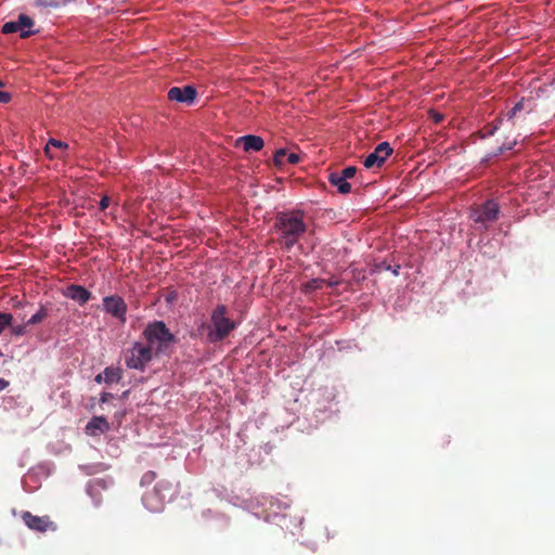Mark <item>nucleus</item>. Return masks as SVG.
Masks as SVG:
<instances>
[{
    "label": "nucleus",
    "mask_w": 555,
    "mask_h": 555,
    "mask_svg": "<svg viewBox=\"0 0 555 555\" xmlns=\"http://www.w3.org/2000/svg\"><path fill=\"white\" fill-rule=\"evenodd\" d=\"M274 227L280 233V243L287 249H291L307 231L304 212L300 210L279 212Z\"/></svg>",
    "instance_id": "f257e3e1"
},
{
    "label": "nucleus",
    "mask_w": 555,
    "mask_h": 555,
    "mask_svg": "<svg viewBox=\"0 0 555 555\" xmlns=\"http://www.w3.org/2000/svg\"><path fill=\"white\" fill-rule=\"evenodd\" d=\"M228 309L224 305H218L211 313V324H202V328H207L208 343L215 344L227 338L235 330L236 324L227 317Z\"/></svg>",
    "instance_id": "f03ea898"
},
{
    "label": "nucleus",
    "mask_w": 555,
    "mask_h": 555,
    "mask_svg": "<svg viewBox=\"0 0 555 555\" xmlns=\"http://www.w3.org/2000/svg\"><path fill=\"white\" fill-rule=\"evenodd\" d=\"M155 353L159 354L165 352L172 344L177 343L176 336L169 331L165 322L153 321L146 325L142 333Z\"/></svg>",
    "instance_id": "7ed1b4c3"
},
{
    "label": "nucleus",
    "mask_w": 555,
    "mask_h": 555,
    "mask_svg": "<svg viewBox=\"0 0 555 555\" xmlns=\"http://www.w3.org/2000/svg\"><path fill=\"white\" fill-rule=\"evenodd\" d=\"M172 491V483L168 480H159L154 488L146 492L143 498V504L153 513L160 512L165 501Z\"/></svg>",
    "instance_id": "20e7f679"
},
{
    "label": "nucleus",
    "mask_w": 555,
    "mask_h": 555,
    "mask_svg": "<svg viewBox=\"0 0 555 555\" xmlns=\"http://www.w3.org/2000/svg\"><path fill=\"white\" fill-rule=\"evenodd\" d=\"M152 358L153 349L151 346L135 343L130 350V356L126 358V365L129 369L144 371Z\"/></svg>",
    "instance_id": "39448f33"
},
{
    "label": "nucleus",
    "mask_w": 555,
    "mask_h": 555,
    "mask_svg": "<svg viewBox=\"0 0 555 555\" xmlns=\"http://www.w3.org/2000/svg\"><path fill=\"white\" fill-rule=\"evenodd\" d=\"M499 212V204L493 199H489L473 210L472 219L476 223L493 222L498 219Z\"/></svg>",
    "instance_id": "423d86ee"
},
{
    "label": "nucleus",
    "mask_w": 555,
    "mask_h": 555,
    "mask_svg": "<svg viewBox=\"0 0 555 555\" xmlns=\"http://www.w3.org/2000/svg\"><path fill=\"white\" fill-rule=\"evenodd\" d=\"M103 309L106 313L119 320L122 324L126 322L127 304L118 295H111L103 298Z\"/></svg>",
    "instance_id": "0eeeda50"
},
{
    "label": "nucleus",
    "mask_w": 555,
    "mask_h": 555,
    "mask_svg": "<svg viewBox=\"0 0 555 555\" xmlns=\"http://www.w3.org/2000/svg\"><path fill=\"white\" fill-rule=\"evenodd\" d=\"M33 26H34V21L29 16H27L25 14H21L18 16L17 21L7 22L2 26V33L3 34L20 33L21 38H28L29 36H31L34 34L31 30H29Z\"/></svg>",
    "instance_id": "6e6552de"
},
{
    "label": "nucleus",
    "mask_w": 555,
    "mask_h": 555,
    "mask_svg": "<svg viewBox=\"0 0 555 555\" xmlns=\"http://www.w3.org/2000/svg\"><path fill=\"white\" fill-rule=\"evenodd\" d=\"M393 150L388 142L379 143L375 150L364 159L365 168L382 167L387 158L392 154Z\"/></svg>",
    "instance_id": "1a4fd4ad"
},
{
    "label": "nucleus",
    "mask_w": 555,
    "mask_h": 555,
    "mask_svg": "<svg viewBox=\"0 0 555 555\" xmlns=\"http://www.w3.org/2000/svg\"><path fill=\"white\" fill-rule=\"evenodd\" d=\"M22 519L25 525L34 531L47 532L49 530L54 531L56 529L55 524L50 519L49 516H36L30 512H23Z\"/></svg>",
    "instance_id": "9d476101"
},
{
    "label": "nucleus",
    "mask_w": 555,
    "mask_h": 555,
    "mask_svg": "<svg viewBox=\"0 0 555 555\" xmlns=\"http://www.w3.org/2000/svg\"><path fill=\"white\" fill-rule=\"evenodd\" d=\"M196 90L192 86H184L183 88L180 87H172L169 89L167 96L168 100L179 102V103H185L188 105L192 104L193 101L196 98Z\"/></svg>",
    "instance_id": "9b49d317"
},
{
    "label": "nucleus",
    "mask_w": 555,
    "mask_h": 555,
    "mask_svg": "<svg viewBox=\"0 0 555 555\" xmlns=\"http://www.w3.org/2000/svg\"><path fill=\"white\" fill-rule=\"evenodd\" d=\"M64 295L72 300L77 301L80 306L88 302L91 298V293L81 285L72 284L69 285Z\"/></svg>",
    "instance_id": "f8f14e48"
},
{
    "label": "nucleus",
    "mask_w": 555,
    "mask_h": 555,
    "mask_svg": "<svg viewBox=\"0 0 555 555\" xmlns=\"http://www.w3.org/2000/svg\"><path fill=\"white\" fill-rule=\"evenodd\" d=\"M242 144L245 152H259L264 146V141L261 137L255 134H247L240 137L236 140V145Z\"/></svg>",
    "instance_id": "ddd939ff"
},
{
    "label": "nucleus",
    "mask_w": 555,
    "mask_h": 555,
    "mask_svg": "<svg viewBox=\"0 0 555 555\" xmlns=\"http://www.w3.org/2000/svg\"><path fill=\"white\" fill-rule=\"evenodd\" d=\"M109 430V423L104 416H93L86 426V431L90 436H98Z\"/></svg>",
    "instance_id": "4468645a"
},
{
    "label": "nucleus",
    "mask_w": 555,
    "mask_h": 555,
    "mask_svg": "<svg viewBox=\"0 0 555 555\" xmlns=\"http://www.w3.org/2000/svg\"><path fill=\"white\" fill-rule=\"evenodd\" d=\"M300 162L297 153H288L286 149H280L274 153L273 163L276 167H284L287 164L296 165Z\"/></svg>",
    "instance_id": "2eb2a0df"
},
{
    "label": "nucleus",
    "mask_w": 555,
    "mask_h": 555,
    "mask_svg": "<svg viewBox=\"0 0 555 555\" xmlns=\"http://www.w3.org/2000/svg\"><path fill=\"white\" fill-rule=\"evenodd\" d=\"M328 182L336 186L340 194H348L351 191L350 183H348L347 180L341 177V175H338V172L330 173Z\"/></svg>",
    "instance_id": "dca6fc26"
},
{
    "label": "nucleus",
    "mask_w": 555,
    "mask_h": 555,
    "mask_svg": "<svg viewBox=\"0 0 555 555\" xmlns=\"http://www.w3.org/2000/svg\"><path fill=\"white\" fill-rule=\"evenodd\" d=\"M102 373L106 384L119 383L122 377L121 371L118 367L108 366Z\"/></svg>",
    "instance_id": "f3484780"
},
{
    "label": "nucleus",
    "mask_w": 555,
    "mask_h": 555,
    "mask_svg": "<svg viewBox=\"0 0 555 555\" xmlns=\"http://www.w3.org/2000/svg\"><path fill=\"white\" fill-rule=\"evenodd\" d=\"M47 317H48V309L44 306H40L39 310L27 320V324L29 326L39 324V323L43 322L47 319Z\"/></svg>",
    "instance_id": "a211bd4d"
},
{
    "label": "nucleus",
    "mask_w": 555,
    "mask_h": 555,
    "mask_svg": "<svg viewBox=\"0 0 555 555\" xmlns=\"http://www.w3.org/2000/svg\"><path fill=\"white\" fill-rule=\"evenodd\" d=\"M325 284L324 279H312L302 285L305 293H312L317 289H321Z\"/></svg>",
    "instance_id": "6ab92c4d"
},
{
    "label": "nucleus",
    "mask_w": 555,
    "mask_h": 555,
    "mask_svg": "<svg viewBox=\"0 0 555 555\" xmlns=\"http://www.w3.org/2000/svg\"><path fill=\"white\" fill-rule=\"evenodd\" d=\"M28 324L27 322L23 323V324H18V325H13L11 323V325L9 326L10 330H11V334L15 337H20V336H24L25 334L28 333Z\"/></svg>",
    "instance_id": "aec40b11"
},
{
    "label": "nucleus",
    "mask_w": 555,
    "mask_h": 555,
    "mask_svg": "<svg viewBox=\"0 0 555 555\" xmlns=\"http://www.w3.org/2000/svg\"><path fill=\"white\" fill-rule=\"evenodd\" d=\"M156 479V473L153 472V470H149L146 472L142 478H141V485L142 486H149L151 483H153Z\"/></svg>",
    "instance_id": "412c9836"
},
{
    "label": "nucleus",
    "mask_w": 555,
    "mask_h": 555,
    "mask_svg": "<svg viewBox=\"0 0 555 555\" xmlns=\"http://www.w3.org/2000/svg\"><path fill=\"white\" fill-rule=\"evenodd\" d=\"M357 172V168L354 166H349L344 168L338 175H341L346 180L353 178Z\"/></svg>",
    "instance_id": "4be33fe9"
},
{
    "label": "nucleus",
    "mask_w": 555,
    "mask_h": 555,
    "mask_svg": "<svg viewBox=\"0 0 555 555\" xmlns=\"http://www.w3.org/2000/svg\"><path fill=\"white\" fill-rule=\"evenodd\" d=\"M498 130V125H488L487 127H485L483 130L480 131V137L483 139L486 137H489V135H493L494 132Z\"/></svg>",
    "instance_id": "5701e85b"
},
{
    "label": "nucleus",
    "mask_w": 555,
    "mask_h": 555,
    "mask_svg": "<svg viewBox=\"0 0 555 555\" xmlns=\"http://www.w3.org/2000/svg\"><path fill=\"white\" fill-rule=\"evenodd\" d=\"M524 108V101L517 102L514 107L507 113L508 118H514L517 114V112L521 111Z\"/></svg>",
    "instance_id": "b1692460"
},
{
    "label": "nucleus",
    "mask_w": 555,
    "mask_h": 555,
    "mask_svg": "<svg viewBox=\"0 0 555 555\" xmlns=\"http://www.w3.org/2000/svg\"><path fill=\"white\" fill-rule=\"evenodd\" d=\"M49 144L52 145V147L60 149V150H66L68 147L67 143L56 140V139H53V138L49 140Z\"/></svg>",
    "instance_id": "393cba45"
},
{
    "label": "nucleus",
    "mask_w": 555,
    "mask_h": 555,
    "mask_svg": "<svg viewBox=\"0 0 555 555\" xmlns=\"http://www.w3.org/2000/svg\"><path fill=\"white\" fill-rule=\"evenodd\" d=\"M515 143L516 142L514 141L513 143H509L507 145L506 144L501 145L493 154H491V157H495V156L502 154L505 151L512 150L513 146L515 145Z\"/></svg>",
    "instance_id": "a878e982"
},
{
    "label": "nucleus",
    "mask_w": 555,
    "mask_h": 555,
    "mask_svg": "<svg viewBox=\"0 0 555 555\" xmlns=\"http://www.w3.org/2000/svg\"><path fill=\"white\" fill-rule=\"evenodd\" d=\"M390 269H391V266L389 263H387L386 261H382V262L375 264L374 271H377V272L384 271V270L388 271Z\"/></svg>",
    "instance_id": "bb28decb"
},
{
    "label": "nucleus",
    "mask_w": 555,
    "mask_h": 555,
    "mask_svg": "<svg viewBox=\"0 0 555 555\" xmlns=\"http://www.w3.org/2000/svg\"><path fill=\"white\" fill-rule=\"evenodd\" d=\"M111 204V198L108 196H103L100 201V209L105 210Z\"/></svg>",
    "instance_id": "cd10ccee"
},
{
    "label": "nucleus",
    "mask_w": 555,
    "mask_h": 555,
    "mask_svg": "<svg viewBox=\"0 0 555 555\" xmlns=\"http://www.w3.org/2000/svg\"><path fill=\"white\" fill-rule=\"evenodd\" d=\"M51 147H52V145H50V144H49V142H48V143H47V145H46V147H44V154H46L49 158L53 159V158H56L57 156L51 152Z\"/></svg>",
    "instance_id": "c85d7f7f"
},
{
    "label": "nucleus",
    "mask_w": 555,
    "mask_h": 555,
    "mask_svg": "<svg viewBox=\"0 0 555 555\" xmlns=\"http://www.w3.org/2000/svg\"><path fill=\"white\" fill-rule=\"evenodd\" d=\"M10 100H11L10 93L0 91V103H8Z\"/></svg>",
    "instance_id": "c756f323"
},
{
    "label": "nucleus",
    "mask_w": 555,
    "mask_h": 555,
    "mask_svg": "<svg viewBox=\"0 0 555 555\" xmlns=\"http://www.w3.org/2000/svg\"><path fill=\"white\" fill-rule=\"evenodd\" d=\"M112 398H113V393H111V392H102V393H101L100 401H101L102 403H105V402H107L108 400H111Z\"/></svg>",
    "instance_id": "7c9ffc66"
},
{
    "label": "nucleus",
    "mask_w": 555,
    "mask_h": 555,
    "mask_svg": "<svg viewBox=\"0 0 555 555\" xmlns=\"http://www.w3.org/2000/svg\"><path fill=\"white\" fill-rule=\"evenodd\" d=\"M9 385L10 383L7 379L0 378V391L4 390Z\"/></svg>",
    "instance_id": "2f4dec72"
},
{
    "label": "nucleus",
    "mask_w": 555,
    "mask_h": 555,
    "mask_svg": "<svg viewBox=\"0 0 555 555\" xmlns=\"http://www.w3.org/2000/svg\"><path fill=\"white\" fill-rule=\"evenodd\" d=\"M337 284H338V281H336V280H325V284L324 285L333 287V286H335Z\"/></svg>",
    "instance_id": "473e14b6"
},
{
    "label": "nucleus",
    "mask_w": 555,
    "mask_h": 555,
    "mask_svg": "<svg viewBox=\"0 0 555 555\" xmlns=\"http://www.w3.org/2000/svg\"><path fill=\"white\" fill-rule=\"evenodd\" d=\"M94 380H95L98 384H101L102 382H104V375H103V373L98 374V375L94 377Z\"/></svg>",
    "instance_id": "72a5a7b5"
},
{
    "label": "nucleus",
    "mask_w": 555,
    "mask_h": 555,
    "mask_svg": "<svg viewBox=\"0 0 555 555\" xmlns=\"http://www.w3.org/2000/svg\"><path fill=\"white\" fill-rule=\"evenodd\" d=\"M399 270H400V266L397 264L396 267H391L390 271L393 273V275L398 276L399 275Z\"/></svg>",
    "instance_id": "f704fd0d"
},
{
    "label": "nucleus",
    "mask_w": 555,
    "mask_h": 555,
    "mask_svg": "<svg viewBox=\"0 0 555 555\" xmlns=\"http://www.w3.org/2000/svg\"><path fill=\"white\" fill-rule=\"evenodd\" d=\"M4 87V82L0 80V88Z\"/></svg>",
    "instance_id": "c9c22d12"
}]
</instances>
